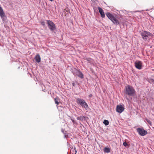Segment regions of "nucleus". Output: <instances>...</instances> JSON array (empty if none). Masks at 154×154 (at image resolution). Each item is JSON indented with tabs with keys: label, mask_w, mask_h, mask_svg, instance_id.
I'll return each instance as SVG.
<instances>
[{
	"label": "nucleus",
	"mask_w": 154,
	"mask_h": 154,
	"mask_svg": "<svg viewBox=\"0 0 154 154\" xmlns=\"http://www.w3.org/2000/svg\"><path fill=\"white\" fill-rule=\"evenodd\" d=\"M85 118V117L83 116H81L80 117H78L77 119L78 120H79L80 121H82L83 120V119Z\"/></svg>",
	"instance_id": "4468645a"
},
{
	"label": "nucleus",
	"mask_w": 154,
	"mask_h": 154,
	"mask_svg": "<svg viewBox=\"0 0 154 154\" xmlns=\"http://www.w3.org/2000/svg\"><path fill=\"white\" fill-rule=\"evenodd\" d=\"M123 145L124 146L126 147L128 146V144L127 143H126V142H124V143H123Z\"/></svg>",
	"instance_id": "aec40b11"
},
{
	"label": "nucleus",
	"mask_w": 154,
	"mask_h": 154,
	"mask_svg": "<svg viewBox=\"0 0 154 154\" xmlns=\"http://www.w3.org/2000/svg\"><path fill=\"white\" fill-rule=\"evenodd\" d=\"M41 23L43 26H45V22H44L43 21H41Z\"/></svg>",
	"instance_id": "6ab92c4d"
},
{
	"label": "nucleus",
	"mask_w": 154,
	"mask_h": 154,
	"mask_svg": "<svg viewBox=\"0 0 154 154\" xmlns=\"http://www.w3.org/2000/svg\"><path fill=\"white\" fill-rule=\"evenodd\" d=\"M84 101V100L81 99L80 98H78L77 100V103L79 104L81 106L82 105Z\"/></svg>",
	"instance_id": "9b49d317"
},
{
	"label": "nucleus",
	"mask_w": 154,
	"mask_h": 154,
	"mask_svg": "<svg viewBox=\"0 0 154 154\" xmlns=\"http://www.w3.org/2000/svg\"><path fill=\"white\" fill-rule=\"evenodd\" d=\"M81 106H82L83 107H84L86 109H87L88 108V105L85 101Z\"/></svg>",
	"instance_id": "f8f14e48"
},
{
	"label": "nucleus",
	"mask_w": 154,
	"mask_h": 154,
	"mask_svg": "<svg viewBox=\"0 0 154 154\" xmlns=\"http://www.w3.org/2000/svg\"><path fill=\"white\" fill-rule=\"evenodd\" d=\"M35 59L36 62L37 63H39L41 61V57L38 54H36V56L35 57Z\"/></svg>",
	"instance_id": "9d476101"
},
{
	"label": "nucleus",
	"mask_w": 154,
	"mask_h": 154,
	"mask_svg": "<svg viewBox=\"0 0 154 154\" xmlns=\"http://www.w3.org/2000/svg\"><path fill=\"white\" fill-rule=\"evenodd\" d=\"M49 1H51V2H52L54 0H49Z\"/></svg>",
	"instance_id": "393cba45"
},
{
	"label": "nucleus",
	"mask_w": 154,
	"mask_h": 154,
	"mask_svg": "<svg viewBox=\"0 0 154 154\" xmlns=\"http://www.w3.org/2000/svg\"><path fill=\"white\" fill-rule=\"evenodd\" d=\"M149 82L152 84H154V80L153 79H150L149 80Z\"/></svg>",
	"instance_id": "f3484780"
},
{
	"label": "nucleus",
	"mask_w": 154,
	"mask_h": 154,
	"mask_svg": "<svg viewBox=\"0 0 154 154\" xmlns=\"http://www.w3.org/2000/svg\"><path fill=\"white\" fill-rule=\"evenodd\" d=\"M141 34L144 40H147L149 37L151 35V34L150 32L146 31L142 32Z\"/></svg>",
	"instance_id": "20e7f679"
},
{
	"label": "nucleus",
	"mask_w": 154,
	"mask_h": 154,
	"mask_svg": "<svg viewBox=\"0 0 154 154\" xmlns=\"http://www.w3.org/2000/svg\"><path fill=\"white\" fill-rule=\"evenodd\" d=\"M86 60L89 62L91 63L92 61V60L91 59H87Z\"/></svg>",
	"instance_id": "a211bd4d"
},
{
	"label": "nucleus",
	"mask_w": 154,
	"mask_h": 154,
	"mask_svg": "<svg viewBox=\"0 0 154 154\" xmlns=\"http://www.w3.org/2000/svg\"><path fill=\"white\" fill-rule=\"evenodd\" d=\"M139 134L142 136H144L147 134V132L142 128H138L137 129Z\"/></svg>",
	"instance_id": "39448f33"
},
{
	"label": "nucleus",
	"mask_w": 154,
	"mask_h": 154,
	"mask_svg": "<svg viewBox=\"0 0 154 154\" xmlns=\"http://www.w3.org/2000/svg\"><path fill=\"white\" fill-rule=\"evenodd\" d=\"M72 85L73 86H75V83H72Z\"/></svg>",
	"instance_id": "b1692460"
},
{
	"label": "nucleus",
	"mask_w": 154,
	"mask_h": 154,
	"mask_svg": "<svg viewBox=\"0 0 154 154\" xmlns=\"http://www.w3.org/2000/svg\"><path fill=\"white\" fill-rule=\"evenodd\" d=\"M71 120L72 121L73 123L74 124H76V122L73 119H71Z\"/></svg>",
	"instance_id": "4be33fe9"
},
{
	"label": "nucleus",
	"mask_w": 154,
	"mask_h": 154,
	"mask_svg": "<svg viewBox=\"0 0 154 154\" xmlns=\"http://www.w3.org/2000/svg\"><path fill=\"white\" fill-rule=\"evenodd\" d=\"M103 123L105 125H107L109 124V121L106 120H104L103 121Z\"/></svg>",
	"instance_id": "2eb2a0df"
},
{
	"label": "nucleus",
	"mask_w": 154,
	"mask_h": 154,
	"mask_svg": "<svg viewBox=\"0 0 154 154\" xmlns=\"http://www.w3.org/2000/svg\"><path fill=\"white\" fill-rule=\"evenodd\" d=\"M142 62L139 60H137L134 63V65L135 67L137 69H141L142 67Z\"/></svg>",
	"instance_id": "423d86ee"
},
{
	"label": "nucleus",
	"mask_w": 154,
	"mask_h": 154,
	"mask_svg": "<svg viewBox=\"0 0 154 154\" xmlns=\"http://www.w3.org/2000/svg\"><path fill=\"white\" fill-rule=\"evenodd\" d=\"M98 9L101 16L103 18L104 17L105 15L103 10L100 7H98Z\"/></svg>",
	"instance_id": "1a4fd4ad"
},
{
	"label": "nucleus",
	"mask_w": 154,
	"mask_h": 154,
	"mask_svg": "<svg viewBox=\"0 0 154 154\" xmlns=\"http://www.w3.org/2000/svg\"><path fill=\"white\" fill-rule=\"evenodd\" d=\"M126 94L130 96H133L135 93V91L133 88L129 85H127L125 87Z\"/></svg>",
	"instance_id": "f03ea898"
},
{
	"label": "nucleus",
	"mask_w": 154,
	"mask_h": 154,
	"mask_svg": "<svg viewBox=\"0 0 154 154\" xmlns=\"http://www.w3.org/2000/svg\"><path fill=\"white\" fill-rule=\"evenodd\" d=\"M59 100L58 98H56L54 99V101L56 104H57V105H58L59 104V103L58 102Z\"/></svg>",
	"instance_id": "dca6fc26"
},
{
	"label": "nucleus",
	"mask_w": 154,
	"mask_h": 154,
	"mask_svg": "<svg viewBox=\"0 0 154 154\" xmlns=\"http://www.w3.org/2000/svg\"><path fill=\"white\" fill-rule=\"evenodd\" d=\"M92 96V94H90L89 95V97H91Z\"/></svg>",
	"instance_id": "5701e85b"
},
{
	"label": "nucleus",
	"mask_w": 154,
	"mask_h": 154,
	"mask_svg": "<svg viewBox=\"0 0 154 154\" xmlns=\"http://www.w3.org/2000/svg\"><path fill=\"white\" fill-rule=\"evenodd\" d=\"M75 152H76V151H75Z\"/></svg>",
	"instance_id": "a878e982"
},
{
	"label": "nucleus",
	"mask_w": 154,
	"mask_h": 154,
	"mask_svg": "<svg viewBox=\"0 0 154 154\" xmlns=\"http://www.w3.org/2000/svg\"><path fill=\"white\" fill-rule=\"evenodd\" d=\"M146 120L147 121V122L149 123V124L150 125H151V122L148 119H146Z\"/></svg>",
	"instance_id": "412c9836"
},
{
	"label": "nucleus",
	"mask_w": 154,
	"mask_h": 154,
	"mask_svg": "<svg viewBox=\"0 0 154 154\" xmlns=\"http://www.w3.org/2000/svg\"><path fill=\"white\" fill-rule=\"evenodd\" d=\"M106 16L115 24H119L120 22L114 16L110 13L106 14Z\"/></svg>",
	"instance_id": "f257e3e1"
},
{
	"label": "nucleus",
	"mask_w": 154,
	"mask_h": 154,
	"mask_svg": "<svg viewBox=\"0 0 154 154\" xmlns=\"http://www.w3.org/2000/svg\"><path fill=\"white\" fill-rule=\"evenodd\" d=\"M124 107L122 105H117L116 106V111L119 113H122L124 110Z\"/></svg>",
	"instance_id": "0eeeda50"
},
{
	"label": "nucleus",
	"mask_w": 154,
	"mask_h": 154,
	"mask_svg": "<svg viewBox=\"0 0 154 154\" xmlns=\"http://www.w3.org/2000/svg\"><path fill=\"white\" fill-rule=\"evenodd\" d=\"M74 74L77 75L80 78L83 79L84 78L83 74L80 71L77 70L76 72L74 73Z\"/></svg>",
	"instance_id": "6e6552de"
},
{
	"label": "nucleus",
	"mask_w": 154,
	"mask_h": 154,
	"mask_svg": "<svg viewBox=\"0 0 154 154\" xmlns=\"http://www.w3.org/2000/svg\"><path fill=\"white\" fill-rule=\"evenodd\" d=\"M104 151L106 153H109L110 152V149L109 148L105 147L104 149Z\"/></svg>",
	"instance_id": "ddd939ff"
},
{
	"label": "nucleus",
	"mask_w": 154,
	"mask_h": 154,
	"mask_svg": "<svg viewBox=\"0 0 154 154\" xmlns=\"http://www.w3.org/2000/svg\"><path fill=\"white\" fill-rule=\"evenodd\" d=\"M47 23L48 28L51 31H53L56 29L55 24L52 21L50 20H47Z\"/></svg>",
	"instance_id": "7ed1b4c3"
}]
</instances>
